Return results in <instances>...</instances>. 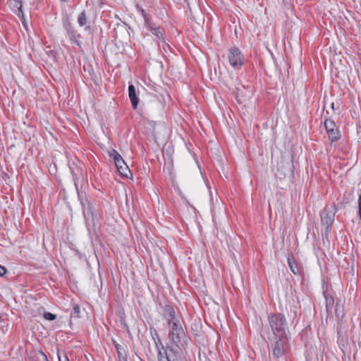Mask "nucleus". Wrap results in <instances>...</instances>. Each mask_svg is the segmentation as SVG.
I'll return each mask as SVG.
<instances>
[{"label":"nucleus","instance_id":"nucleus-1","mask_svg":"<svg viewBox=\"0 0 361 361\" xmlns=\"http://www.w3.org/2000/svg\"><path fill=\"white\" fill-rule=\"evenodd\" d=\"M169 328V338L172 343L178 348H184L188 343L189 338L186 336L180 323H173Z\"/></svg>","mask_w":361,"mask_h":361},{"label":"nucleus","instance_id":"nucleus-2","mask_svg":"<svg viewBox=\"0 0 361 361\" xmlns=\"http://www.w3.org/2000/svg\"><path fill=\"white\" fill-rule=\"evenodd\" d=\"M270 327L276 337L286 336V318L281 314H272L269 317Z\"/></svg>","mask_w":361,"mask_h":361},{"label":"nucleus","instance_id":"nucleus-3","mask_svg":"<svg viewBox=\"0 0 361 361\" xmlns=\"http://www.w3.org/2000/svg\"><path fill=\"white\" fill-rule=\"evenodd\" d=\"M109 156L114 159L116 169L122 176L128 178L129 176H132L128 166L126 164L122 157L117 151L112 149L109 152Z\"/></svg>","mask_w":361,"mask_h":361},{"label":"nucleus","instance_id":"nucleus-4","mask_svg":"<svg viewBox=\"0 0 361 361\" xmlns=\"http://www.w3.org/2000/svg\"><path fill=\"white\" fill-rule=\"evenodd\" d=\"M228 59L230 65L235 68H238L243 64V56L240 51L235 47L229 49Z\"/></svg>","mask_w":361,"mask_h":361},{"label":"nucleus","instance_id":"nucleus-5","mask_svg":"<svg viewBox=\"0 0 361 361\" xmlns=\"http://www.w3.org/2000/svg\"><path fill=\"white\" fill-rule=\"evenodd\" d=\"M324 126L331 142H336L340 139L341 135L339 130L336 128L335 123L332 120L326 119Z\"/></svg>","mask_w":361,"mask_h":361},{"label":"nucleus","instance_id":"nucleus-6","mask_svg":"<svg viewBox=\"0 0 361 361\" xmlns=\"http://www.w3.org/2000/svg\"><path fill=\"white\" fill-rule=\"evenodd\" d=\"M276 338L279 340L275 343L273 348V355L274 357L279 358L288 350V338L286 336Z\"/></svg>","mask_w":361,"mask_h":361},{"label":"nucleus","instance_id":"nucleus-7","mask_svg":"<svg viewBox=\"0 0 361 361\" xmlns=\"http://www.w3.org/2000/svg\"><path fill=\"white\" fill-rule=\"evenodd\" d=\"M163 312L164 317L168 322L169 327H171L173 323H180L178 319L176 317V312L172 307L165 305Z\"/></svg>","mask_w":361,"mask_h":361},{"label":"nucleus","instance_id":"nucleus-8","mask_svg":"<svg viewBox=\"0 0 361 361\" xmlns=\"http://www.w3.org/2000/svg\"><path fill=\"white\" fill-rule=\"evenodd\" d=\"M83 214L86 221H91L94 222L97 217L95 208L89 203L87 207L83 208Z\"/></svg>","mask_w":361,"mask_h":361},{"label":"nucleus","instance_id":"nucleus-9","mask_svg":"<svg viewBox=\"0 0 361 361\" xmlns=\"http://www.w3.org/2000/svg\"><path fill=\"white\" fill-rule=\"evenodd\" d=\"M128 96L131 102L133 108L134 109H137L139 103V98L137 96L135 87H134L133 85H130L128 87Z\"/></svg>","mask_w":361,"mask_h":361},{"label":"nucleus","instance_id":"nucleus-10","mask_svg":"<svg viewBox=\"0 0 361 361\" xmlns=\"http://www.w3.org/2000/svg\"><path fill=\"white\" fill-rule=\"evenodd\" d=\"M159 361H180L179 358L173 353V349L166 351V357L163 356L161 351H159Z\"/></svg>","mask_w":361,"mask_h":361},{"label":"nucleus","instance_id":"nucleus-11","mask_svg":"<svg viewBox=\"0 0 361 361\" xmlns=\"http://www.w3.org/2000/svg\"><path fill=\"white\" fill-rule=\"evenodd\" d=\"M321 218L322 222L329 226L332 224L334 219V214H333L331 211H328V209L325 208L321 214Z\"/></svg>","mask_w":361,"mask_h":361},{"label":"nucleus","instance_id":"nucleus-12","mask_svg":"<svg viewBox=\"0 0 361 361\" xmlns=\"http://www.w3.org/2000/svg\"><path fill=\"white\" fill-rule=\"evenodd\" d=\"M65 28L67 32V35L69 37L70 39L73 42H78L80 35L77 33V31L71 25V24L70 23H66L65 25Z\"/></svg>","mask_w":361,"mask_h":361},{"label":"nucleus","instance_id":"nucleus-13","mask_svg":"<svg viewBox=\"0 0 361 361\" xmlns=\"http://www.w3.org/2000/svg\"><path fill=\"white\" fill-rule=\"evenodd\" d=\"M288 263L290 270L294 274H298L300 273V267L293 257H289L288 258Z\"/></svg>","mask_w":361,"mask_h":361},{"label":"nucleus","instance_id":"nucleus-14","mask_svg":"<svg viewBox=\"0 0 361 361\" xmlns=\"http://www.w3.org/2000/svg\"><path fill=\"white\" fill-rule=\"evenodd\" d=\"M32 359V361H48L47 355L42 351L34 353Z\"/></svg>","mask_w":361,"mask_h":361},{"label":"nucleus","instance_id":"nucleus-15","mask_svg":"<svg viewBox=\"0 0 361 361\" xmlns=\"http://www.w3.org/2000/svg\"><path fill=\"white\" fill-rule=\"evenodd\" d=\"M116 348L117 353L118 355L119 360L120 361H128L127 357L125 355V350L118 344L116 345Z\"/></svg>","mask_w":361,"mask_h":361},{"label":"nucleus","instance_id":"nucleus-16","mask_svg":"<svg viewBox=\"0 0 361 361\" xmlns=\"http://www.w3.org/2000/svg\"><path fill=\"white\" fill-rule=\"evenodd\" d=\"M326 309L327 312H331L334 305V299L332 297L326 296Z\"/></svg>","mask_w":361,"mask_h":361},{"label":"nucleus","instance_id":"nucleus-17","mask_svg":"<svg viewBox=\"0 0 361 361\" xmlns=\"http://www.w3.org/2000/svg\"><path fill=\"white\" fill-rule=\"evenodd\" d=\"M335 311L337 317L342 319L344 316L343 306L337 302Z\"/></svg>","mask_w":361,"mask_h":361},{"label":"nucleus","instance_id":"nucleus-18","mask_svg":"<svg viewBox=\"0 0 361 361\" xmlns=\"http://www.w3.org/2000/svg\"><path fill=\"white\" fill-rule=\"evenodd\" d=\"M78 24L80 26H83L87 23V16L85 11L82 12L78 18Z\"/></svg>","mask_w":361,"mask_h":361},{"label":"nucleus","instance_id":"nucleus-19","mask_svg":"<svg viewBox=\"0 0 361 361\" xmlns=\"http://www.w3.org/2000/svg\"><path fill=\"white\" fill-rule=\"evenodd\" d=\"M148 27L151 30L152 33L157 37V38L161 39L162 37V32L160 31L159 27H152L150 25H148Z\"/></svg>","mask_w":361,"mask_h":361},{"label":"nucleus","instance_id":"nucleus-20","mask_svg":"<svg viewBox=\"0 0 361 361\" xmlns=\"http://www.w3.org/2000/svg\"><path fill=\"white\" fill-rule=\"evenodd\" d=\"M80 308L78 305H75L73 306V316L75 317H80Z\"/></svg>","mask_w":361,"mask_h":361},{"label":"nucleus","instance_id":"nucleus-21","mask_svg":"<svg viewBox=\"0 0 361 361\" xmlns=\"http://www.w3.org/2000/svg\"><path fill=\"white\" fill-rule=\"evenodd\" d=\"M44 319H46L47 320L52 321L56 318V315L54 314H52L51 312H46L44 314Z\"/></svg>","mask_w":361,"mask_h":361},{"label":"nucleus","instance_id":"nucleus-22","mask_svg":"<svg viewBox=\"0 0 361 361\" xmlns=\"http://www.w3.org/2000/svg\"><path fill=\"white\" fill-rule=\"evenodd\" d=\"M58 358L59 361H69L68 356L65 353L62 355L60 353H58Z\"/></svg>","mask_w":361,"mask_h":361},{"label":"nucleus","instance_id":"nucleus-23","mask_svg":"<svg viewBox=\"0 0 361 361\" xmlns=\"http://www.w3.org/2000/svg\"><path fill=\"white\" fill-rule=\"evenodd\" d=\"M11 1L13 2L16 6L19 5L18 9L22 13V10H21V8H22V4H21V1L20 0H11Z\"/></svg>","mask_w":361,"mask_h":361},{"label":"nucleus","instance_id":"nucleus-24","mask_svg":"<svg viewBox=\"0 0 361 361\" xmlns=\"http://www.w3.org/2000/svg\"><path fill=\"white\" fill-rule=\"evenodd\" d=\"M358 214L359 216L361 219V193L359 195V199H358Z\"/></svg>","mask_w":361,"mask_h":361},{"label":"nucleus","instance_id":"nucleus-25","mask_svg":"<svg viewBox=\"0 0 361 361\" xmlns=\"http://www.w3.org/2000/svg\"><path fill=\"white\" fill-rule=\"evenodd\" d=\"M6 273V269L4 267L0 265V276H2Z\"/></svg>","mask_w":361,"mask_h":361},{"label":"nucleus","instance_id":"nucleus-26","mask_svg":"<svg viewBox=\"0 0 361 361\" xmlns=\"http://www.w3.org/2000/svg\"><path fill=\"white\" fill-rule=\"evenodd\" d=\"M167 47H168V45H166L165 44V42L163 41V48H164V49L166 50V49H167Z\"/></svg>","mask_w":361,"mask_h":361},{"label":"nucleus","instance_id":"nucleus-27","mask_svg":"<svg viewBox=\"0 0 361 361\" xmlns=\"http://www.w3.org/2000/svg\"><path fill=\"white\" fill-rule=\"evenodd\" d=\"M167 47H168V45H166L165 44V42L163 41V48H164V49L166 50V49H167Z\"/></svg>","mask_w":361,"mask_h":361},{"label":"nucleus","instance_id":"nucleus-28","mask_svg":"<svg viewBox=\"0 0 361 361\" xmlns=\"http://www.w3.org/2000/svg\"><path fill=\"white\" fill-rule=\"evenodd\" d=\"M331 109L334 110V103H331Z\"/></svg>","mask_w":361,"mask_h":361},{"label":"nucleus","instance_id":"nucleus-29","mask_svg":"<svg viewBox=\"0 0 361 361\" xmlns=\"http://www.w3.org/2000/svg\"><path fill=\"white\" fill-rule=\"evenodd\" d=\"M142 13H143V15H144V17L145 18V21L147 22L146 16H145V11H143V10H142Z\"/></svg>","mask_w":361,"mask_h":361},{"label":"nucleus","instance_id":"nucleus-30","mask_svg":"<svg viewBox=\"0 0 361 361\" xmlns=\"http://www.w3.org/2000/svg\"><path fill=\"white\" fill-rule=\"evenodd\" d=\"M295 316H296V312H295V311H294V312H293V317L294 318Z\"/></svg>","mask_w":361,"mask_h":361}]
</instances>
